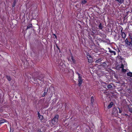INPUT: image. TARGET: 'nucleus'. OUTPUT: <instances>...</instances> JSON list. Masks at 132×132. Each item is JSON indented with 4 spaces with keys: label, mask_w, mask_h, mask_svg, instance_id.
<instances>
[{
    "label": "nucleus",
    "mask_w": 132,
    "mask_h": 132,
    "mask_svg": "<svg viewBox=\"0 0 132 132\" xmlns=\"http://www.w3.org/2000/svg\"><path fill=\"white\" fill-rule=\"evenodd\" d=\"M101 59H98L96 60L95 61V62L96 63H98L99 62H101Z\"/></svg>",
    "instance_id": "nucleus-20"
},
{
    "label": "nucleus",
    "mask_w": 132,
    "mask_h": 132,
    "mask_svg": "<svg viewBox=\"0 0 132 132\" xmlns=\"http://www.w3.org/2000/svg\"><path fill=\"white\" fill-rule=\"evenodd\" d=\"M126 44L127 45V46H129L130 45L132 46V42L130 41V42H128V43H127Z\"/></svg>",
    "instance_id": "nucleus-8"
},
{
    "label": "nucleus",
    "mask_w": 132,
    "mask_h": 132,
    "mask_svg": "<svg viewBox=\"0 0 132 132\" xmlns=\"http://www.w3.org/2000/svg\"><path fill=\"white\" fill-rule=\"evenodd\" d=\"M38 117L41 115L38 112Z\"/></svg>",
    "instance_id": "nucleus-32"
},
{
    "label": "nucleus",
    "mask_w": 132,
    "mask_h": 132,
    "mask_svg": "<svg viewBox=\"0 0 132 132\" xmlns=\"http://www.w3.org/2000/svg\"><path fill=\"white\" fill-rule=\"evenodd\" d=\"M38 79V80H39V81H41L42 82H43V80H42V79Z\"/></svg>",
    "instance_id": "nucleus-31"
},
{
    "label": "nucleus",
    "mask_w": 132,
    "mask_h": 132,
    "mask_svg": "<svg viewBox=\"0 0 132 132\" xmlns=\"http://www.w3.org/2000/svg\"><path fill=\"white\" fill-rule=\"evenodd\" d=\"M39 132H42L41 131H39Z\"/></svg>",
    "instance_id": "nucleus-36"
},
{
    "label": "nucleus",
    "mask_w": 132,
    "mask_h": 132,
    "mask_svg": "<svg viewBox=\"0 0 132 132\" xmlns=\"http://www.w3.org/2000/svg\"><path fill=\"white\" fill-rule=\"evenodd\" d=\"M6 78L9 81H10L11 80V77L9 76H6Z\"/></svg>",
    "instance_id": "nucleus-13"
},
{
    "label": "nucleus",
    "mask_w": 132,
    "mask_h": 132,
    "mask_svg": "<svg viewBox=\"0 0 132 132\" xmlns=\"http://www.w3.org/2000/svg\"><path fill=\"white\" fill-rule=\"evenodd\" d=\"M103 64L104 65V64H105V63L104 62L103 63Z\"/></svg>",
    "instance_id": "nucleus-34"
},
{
    "label": "nucleus",
    "mask_w": 132,
    "mask_h": 132,
    "mask_svg": "<svg viewBox=\"0 0 132 132\" xmlns=\"http://www.w3.org/2000/svg\"><path fill=\"white\" fill-rule=\"evenodd\" d=\"M76 73L78 75V77H81L80 76V74L78 72H76Z\"/></svg>",
    "instance_id": "nucleus-29"
},
{
    "label": "nucleus",
    "mask_w": 132,
    "mask_h": 132,
    "mask_svg": "<svg viewBox=\"0 0 132 132\" xmlns=\"http://www.w3.org/2000/svg\"><path fill=\"white\" fill-rule=\"evenodd\" d=\"M87 1L85 0H83L81 1V4L83 6L85 4L87 3Z\"/></svg>",
    "instance_id": "nucleus-9"
},
{
    "label": "nucleus",
    "mask_w": 132,
    "mask_h": 132,
    "mask_svg": "<svg viewBox=\"0 0 132 132\" xmlns=\"http://www.w3.org/2000/svg\"><path fill=\"white\" fill-rule=\"evenodd\" d=\"M94 97L93 96H92L91 97V103H93V102H94Z\"/></svg>",
    "instance_id": "nucleus-21"
},
{
    "label": "nucleus",
    "mask_w": 132,
    "mask_h": 132,
    "mask_svg": "<svg viewBox=\"0 0 132 132\" xmlns=\"http://www.w3.org/2000/svg\"><path fill=\"white\" fill-rule=\"evenodd\" d=\"M32 24H29L27 26L26 30L31 28L32 27Z\"/></svg>",
    "instance_id": "nucleus-12"
},
{
    "label": "nucleus",
    "mask_w": 132,
    "mask_h": 132,
    "mask_svg": "<svg viewBox=\"0 0 132 132\" xmlns=\"http://www.w3.org/2000/svg\"><path fill=\"white\" fill-rule=\"evenodd\" d=\"M87 56L88 60V62L90 63L91 62L92 60V57L89 54H87Z\"/></svg>",
    "instance_id": "nucleus-2"
},
{
    "label": "nucleus",
    "mask_w": 132,
    "mask_h": 132,
    "mask_svg": "<svg viewBox=\"0 0 132 132\" xmlns=\"http://www.w3.org/2000/svg\"><path fill=\"white\" fill-rule=\"evenodd\" d=\"M81 4L80 3L77 4L76 5V7L77 8V10H78L79 11H80L82 10V9L81 8Z\"/></svg>",
    "instance_id": "nucleus-4"
},
{
    "label": "nucleus",
    "mask_w": 132,
    "mask_h": 132,
    "mask_svg": "<svg viewBox=\"0 0 132 132\" xmlns=\"http://www.w3.org/2000/svg\"><path fill=\"white\" fill-rule=\"evenodd\" d=\"M107 87L108 88H111L112 87V86L111 85V84H109L108 86Z\"/></svg>",
    "instance_id": "nucleus-19"
},
{
    "label": "nucleus",
    "mask_w": 132,
    "mask_h": 132,
    "mask_svg": "<svg viewBox=\"0 0 132 132\" xmlns=\"http://www.w3.org/2000/svg\"><path fill=\"white\" fill-rule=\"evenodd\" d=\"M59 117V115H57L53 118L51 121L52 124L55 125L57 124L58 121Z\"/></svg>",
    "instance_id": "nucleus-1"
},
{
    "label": "nucleus",
    "mask_w": 132,
    "mask_h": 132,
    "mask_svg": "<svg viewBox=\"0 0 132 132\" xmlns=\"http://www.w3.org/2000/svg\"><path fill=\"white\" fill-rule=\"evenodd\" d=\"M121 35L122 37L123 38H126V35L125 33L124 32H122V30H121Z\"/></svg>",
    "instance_id": "nucleus-6"
},
{
    "label": "nucleus",
    "mask_w": 132,
    "mask_h": 132,
    "mask_svg": "<svg viewBox=\"0 0 132 132\" xmlns=\"http://www.w3.org/2000/svg\"><path fill=\"white\" fill-rule=\"evenodd\" d=\"M113 102H111L110 103V104H109V105H108V109H110L112 107V105H113Z\"/></svg>",
    "instance_id": "nucleus-7"
},
{
    "label": "nucleus",
    "mask_w": 132,
    "mask_h": 132,
    "mask_svg": "<svg viewBox=\"0 0 132 132\" xmlns=\"http://www.w3.org/2000/svg\"><path fill=\"white\" fill-rule=\"evenodd\" d=\"M99 28L100 29H102L103 28V26L102 25L101 23H100L98 26Z\"/></svg>",
    "instance_id": "nucleus-15"
},
{
    "label": "nucleus",
    "mask_w": 132,
    "mask_h": 132,
    "mask_svg": "<svg viewBox=\"0 0 132 132\" xmlns=\"http://www.w3.org/2000/svg\"><path fill=\"white\" fill-rule=\"evenodd\" d=\"M82 80L81 79V77H78V81L79 83L78 85L79 86H80L82 84Z\"/></svg>",
    "instance_id": "nucleus-3"
},
{
    "label": "nucleus",
    "mask_w": 132,
    "mask_h": 132,
    "mask_svg": "<svg viewBox=\"0 0 132 132\" xmlns=\"http://www.w3.org/2000/svg\"><path fill=\"white\" fill-rule=\"evenodd\" d=\"M119 109V113H121L122 112V111L120 109V108H118Z\"/></svg>",
    "instance_id": "nucleus-30"
},
{
    "label": "nucleus",
    "mask_w": 132,
    "mask_h": 132,
    "mask_svg": "<svg viewBox=\"0 0 132 132\" xmlns=\"http://www.w3.org/2000/svg\"><path fill=\"white\" fill-rule=\"evenodd\" d=\"M129 41L127 39V38H126L125 40V43H128V42Z\"/></svg>",
    "instance_id": "nucleus-26"
},
{
    "label": "nucleus",
    "mask_w": 132,
    "mask_h": 132,
    "mask_svg": "<svg viewBox=\"0 0 132 132\" xmlns=\"http://www.w3.org/2000/svg\"><path fill=\"white\" fill-rule=\"evenodd\" d=\"M123 115L125 116H128V117H129V116H128L127 114H126V113H123Z\"/></svg>",
    "instance_id": "nucleus-24"
},
{
    "label": "nucleus",
    "mask_w": 132,
    "mask_h": 132,
    "mask_svg": "<svg viewBox=\"0 0 132 132\" xmlns=\"http://www.w3.org/2000/svg\"><path fill=\"white\" fill-rule=\"evenodd\" d=\"M16 0H14L13 2V4L12 5V7H14L15 5V4L16 3Z\"/></svg>",
    "instance_id": "nucleus-17"
},
{
    "label": "nucleus",
    "mask_w": 132,
    "mask_h": 132,
    "mask_svg": "<svg viewBox=\"0 0 132 132\" xmlns=\"http://www.w3.org/2000/svg\"><path fill=\"white\" fill-rule=\"evenodd\" d=\"M46 94V92H44V93H43V97L44 96H45V94Z\"/></svg>",
    "instance_id": "nucleus-28"
},
{
    "label": "nucleus",
    "mask_w": 132,
    "mask_h": 132,
    "mask_svg": "<svg viewBox=\"0 0 132 132\" xmlns=\"http://www.w3.org/2000/svg\"><path fill=\"white\" fill-rule=\"evenodd\" d=\"M109 50V51L111 54L113 53L114 55H115L116 54V52L115 51H112L110 48H108Z\"/></svg>",
    "instance_id": "nucleus-5"
},
{
    "label": "nucleus",
    "mask_w": 132,
    "mask_h": 132,
    "mask_svg": "<svg viewBox=\"0 0 132 132\" xmlns=\"http://www.w3.org/2000/svg\"><path fill=\"white\" fill-rule=\"evenodd\" d=\"M53 35L55 36V38H57V36H56V35L55 34H53Z\"/></svg>",
    "instance_id": "nucleus-33"
},
{
    "label": "nucleus",
    "mask_w": 132,
    "mask_h": 132,
    "mask_svg": "<svg viewBox=\"0 0 132 132\" xmlns=\"http://www.w3.org/2000/svg\"><path fill=\"white\" fill-rule=\"evenodd\" d=\"M71 59L73 63H75L76 61L75 59L73 58V57L72 56H71Z\"/></svg>",
    "instance_id": "nucleus-14"
},
{
    "label": "nucleus",
    "mask_w": 132,
    "mask_h": 132,
    "mask_svg": "<svg viewBox=\"0 0 132 132\" xmlns=\"http://www.w3.org/2000/svg\"><path fill=\"white\" fill-rule=\"evenodd\" d=\"M124 65H123V64H122L121 65V66L120 67V68H122V69H123L124 68Z\"/></svg>",
    "instance_id": "nucleus-25"
},
{
    "label": "nucleus",
    "mask_w": 132,
    "mask_h": 132,
    "mask_svg": "<svg viewBox=\"0 0 132 132\" xmlns=\"http://www.w3.org/2000/svg\"><path fill=\"white\" fill-rule=\"evenodd\" d=\"M37 81L39 83V81Z\"/></svg>",
    "instance_id": "nucleus-35"
},
{
    "label": "nucleus",
    "mask_w": 132,
    "mask_h": 132,
    "mask_svg": "<svg viewBox=\"0 0 132 132\" xmlns=\"http://www.w3.org/2000/svg\"><path fill=\"white\" fill-rule=\"evenodd\" d=\"M127 75L130 77H132V73L129 72L127 73Z\"/></svg>",
    "instance_id": "nucleus-18"
},
{
    "label": "nucleus",
    "mask_w": 132,
    "mask_h": 132,
    "mask_svg": "<svg viewBox=\"0 0 132 132\" xmlns=\"http://www.w3.org/2000/svg\"><path fill=\"white\" fill-rule=\"evenodd\" d=\"M129 36H130V38L131 39L130 41H131V42H132V36H131L130 35Z\"/></svg>",
    "instance_id": "nucleus-27"
},
{
    "label": "nucleus",
    "mask_w": 132,
    "mask_h": 132,
    "mask_svg": "<svg viewBox=\"0 0 132 132\" xmlns=\"http://www.w3.org/2000/svg\"><path fill=\"white\" fill-rule=\"evenodd\" d=\"M126 71V69H122L121 71L122 72H125Z\"/></svg>",
    "instance_id": "nucleus-23"
},
{
    "label": "nucleus",
    "mask_w": 132,
    "mask_h": 132,
    "mask_svg": "<svg viewBox=\"0 0 132 132\" xmlns=\"http://www.w3.org/2000/svg\"><path fill=\"white\" fill-rule=\"evenodd\" d=\"M116 1L118 2L120 4H122L124 2V0H116Z\"/></svg>",
    "instance_id": "nucleus-11"
},
{
    "label": "nucleus",
    "mask_w": 132,
    "mask_h": 132,
    "mask_svg": "<svg viewBox=\"0 0 132 132\" xmlns=\"http://www.w3.org/2000/svg\"><path fill=\"white\" fill-rule=\"evenodd\" d=\"M129 111L131 113H132V108H129Z\"/></svg>",
    "instance_id": "nucleus-22"
},
{
    "label": "nucleus",
    "mask_w": 132,
    "mask_h": 132,
    "mask_svg": "<svg viewBox=\"0 0 132 132\" xmlns=\"http://www.w3.org/2000/svg\"><path fill=\"white\" fill-rule=\"evenodd\" d=\"M39 118L40 120H42L44 118L43 116L41 115L40 116H39Z\"/></svg>",
    "instance_id": "nucleus-16"
},
{
    "label": "nucleus",
    "mask_w": 132,
    "mask_h": 132,
    "mask_svg": "<svg viewBox=\"0 0 132 132\" xmlns=\"http://www.w3.org/2000/svg\"><path fill=\"white\" fill-rule=\"evenodd\" d=\"M6 121L4 119L1 120L0 121V126L2 123L5 122Z\"/></svg>",
    "instance_id": "nucleus-10"
}]
</instances>
